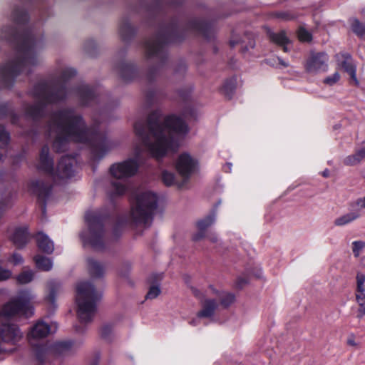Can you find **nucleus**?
Returning a JSON list of instances; mask_svg holds the SVG:
<instances>
[{
  "instance_id": "obj_1",
  "label": "nucleus",
  "mask_w": 365,
  "mask_h": 365,
  "mask_svg": "<svg viewBox=\"0 0 365 365\" xmlns=\"http://www.w3.org/2000/svg\"><path fill=\"white\" fill-rule=\"evenodd\" d=\"M48 132L55 137L53 148L57 152L64 151L70 142L78 143L89 146L93 158L97 159L112 148L106 138L87 128L81 115L72 109L53 113L48 123Z\"/></svg>"
},
{
  "instance_id": "obj_2",
  "label": "nucleus",
  "mask_w": 365,
  "mask_h": 365,
  "mask_svg": "<svg viewBox=\"0 0 365 365\" xmlns=\"http://www.w3.org/2000/svg\"><path fill=\"white\" fill-rule=\"evenodd\" d=\"M134 129L146 150L157 159L175 152L179 146L178 138L188 132L184 121L175 115L165 118L150 115L148 125L138 121Z\"/></svg>"
},
{
  "instance_id": "obj_3",
  "label": "nucleus",
  "mask_w": 365,
  "mask_h": 365,
  "mask_svg": "<svg viewBox=\"0 0 365 365\" xmlns=\"http://www.w3.org/2000/svg\"><path fill=\"white\" fill-rule=\"evenodd\" d=\"M76 71L68 68L63 70L60 79L52 84L41 83L35 88L34 95L38 102L28 108L26 113L33 118L41 115L43 106L46 104L58 102L66 97L64 83L75 76Z\"/></svg>"
},
{
  "instance_id": "obj_4",
  "label": "nucleus",
  "mask_w": 365,
  "mask_h": 365,
  "mask_svg": "<svg viewBox=\"0 0 365 365\" xmlns=\"http://www.w3.org/2000/svg\"><path fill=\"white\" fill-rule=\"evenodd\" d=\"M37 63V46L32 37H24L18 47L14 61L6 64L1 71L5 83L20 73H29L30 66Z\"/></svg>"
},
{
  "instance_id": "obj_5",
  "label": "nucleus",
  "mask_w": 365,
  "mask_h": 365,
  "mask_svg": "<svg viewBox=\"0 0 365 365\" xmlns=\"http://www.w3.org/2000/svg\"><path fill=\"white\" fill-rule=\"evenodd\" d=\"M157 203L156 193L148 190H138L131 202L130 217L133 222L145 227L150 225Z\"/></svg>"
},
{
  "instance_id": "obj_6",
  "label": "nucleus",
  "mask_w": 365,
  "mask_h": 365,
  "mask_svg": "<svg viewBox=\"0 0 365 365\" xmlns=\"http://www.w3.org/2000/svg\"><path fill=\"white\" fill-rule=\"evenodd\" d=\"M101 294L88 282H81L76 286V301L78 317L81 322L86 323L93 319L96 312V302Z\"/></svg>"
},
{
  "instance_id": "obj_7",
  "label": "nucleus",
  "mask_w": 365,
  "mask_h": 365,
  "mask_svg": "<svg viewBox=\"0 0 365 365\" xmlns=\"http://www.w3.org/2000/svg\"><path fill=\"white\" fill-rule=\"evenodd\" d=\"M75 163L74 158L68 155L63 156L61 158L56 170H54L52 159L49 157V149L47 146H44L41 150L38 168L50 175L55 180H64L73 175V166Z\"/></svg>"
},
{
  "instance_id": "obj_8",
  "label": "nucleus",
  "mask_w": 365,
  "mask_h": 365,
  "mask_svg": "<svg viewBox=\"0 0 365 365\" xmlns=\"http://www.w3.org/2000/svg\"><path fill=\"white\" fill-rule=\"evenodd\" d=\"M138 168L137 160L129 159L120 163H116L110 167L111 175L115 178L111 182L112 192L113 195H121L127 190L125 183L122 179L135 175Z\"/></svg>"
},
{
  "instance_id": "obj_9",
  "label": "nucleus",
  "mask_w": 365,
  "mask_h": 365,
  "mask_svg": "<svg viewBox=\"0 0 365 365\" xmlns=\"http://www.w3.org/2000/svg\"><path fill=\"white\" fill-rule=\"evenodd\" d=\"M85 219L88 230L81 235L84 245H90L97 250H101L104 237L101 217L94 212H88L86 214Z\"/></svg>"
},
{
  "instance_id": "obj_10",
  "label": "nucleus",
  "mask_w": 365,
  "mask_h": 365,
  "mask_svg": "<svg viewBox=\"0 0 365 365\" xmlns=\"http://www.w3.org/2000/svg\"><path fill=\"white\" fill-rule=\"evenodd\" d=\"M34 299L32 293L28 290L21 291L16 299H11L4 305L2 314L8 317L16 315L29 317L32 314V307L30 304Z\"/></svg>"
},
{
  "instance_id": "obj_11",
  "label": "nucleus",
  "mask_w": 365,
  "mask_h": 365,
  "mask_svg": "<svg viewBox=\"0 0 365 365\" xmlns=\"http://www.w3.org/2000/svg\"><path fill=\"white\" fill-rule=\"evenodd\" d=\"M235 296L227 292H216L215 297L212 298L210 294L202 303V309L199 312L198 317H212L217 307V302L227 307L235 302Z\"/></svg>"
},
{
  "instance_id": "obj_12",
  "label": "nucleus",
  "mask_w": 365,
  "mask_h": 365,
  "mask_svg": "<svg viewBox=\"0 0 365 365\" xmlns=\"http://www.w3.org/2000/svg\"><path fill=\"white\" fill-rule=\"evenodd\" d=\"M175 166L185 182L197 170V161L188 153H182L178 157Z\"/></svg>"
},
{
  "instance_id": "obj_13",
  "label": "nucleus",
  "mask_w": 365,
  "mask_h": 365,
  "mask_svg": "<svg viewBox=\"0 0 365 365\" xmlns=\"http://www.w3.org/2000/svg\"><path fill=\"white\" fill-rule=\"evenodd\" d=\"M328 56L324 53H311L306 61L304 68L310 74L326 71L328 68Z\"/></svg>"
},
{
  "instance_id": "obj_14",
  "label": "nucleus",
  "mask_w": 365,
  "mask_h": 365,
  "mask_svg": "<svg viewBox=\"0 0 365 365\" xmlns=\"http://www.w3.org/2000/svg\"><path fill=\"white\" fill-rule=\"evenodd\" d=\"M22 336L23 334L17 325L9 322H2L0 327V337L3 341L14 344L20 341Z\"/></svg>"
},
{
  "instance_id": "obj_15",
  "label": "nucleus",
  "mask_w": 365,
  "mask_h": 365,
  "mask_svg": "<svg viewBox=\"0 0 365 365\" xmlns=\"http://www.w3.org/2000/svg\"><path fill=\"white\" fill-rule=\"evenodd\" d=\"M58 329L56 322H51L48 324L43 321L38 322L31 329L29 333V339H41L47 336L48 334L54 333Z\"/></svg>"
},
{
  "instance_id": "obj_16",
  "label": "nucleus",
  "mask_w": 365,
  "mask_h": 365,
  "mask_svg": "<svg viewBox=\"0 0 365 365\" xmlns=\"http://www.w3.org/2000/svg\"><path fill=\"white\" fill-rule=\"evenodd\" d=\"M353 209L348 212H346L338 217L334 221V225L336 227H344L348 225L361 217L360 209L356 206L351 205Z\"/></svg>"
},
{
  "instance_id": "obj_17",
  "label": "nucleus",
  "mask_w": 365,
  "mask_h": 365,
  "mask_svg": "<svg viewBox=\"0 0 365 365\" xmlns=\"http://www.w3.org/2000/svg\"><path fill=\"white\" fill-rule=\"evenodd\" d=\"M336 58L338 65L344 69L351 76V78L357 83L356 76V68L352 63V60L349 54H337Z\"/></svg>"
},
{
  "instance_id": "obj_18",
  "label": "nucleus",
  "mask_w": 365,
  "mask_h": 365,
  "mask_svg": "<svg viewBox=\"0 0 365 365\" xmlns=\"http://www.w3.org/2000/svg\"><path fill=\"white\" fill-rule=\"evenodd\" d=\"M36 242L38 248L47 254L53 252L54 249L53 242L50 238L42 232H38L36 236Z\"/></svg>"
},
{
  "instance_id": "obj_19",
  "label": "nucleus",
  "mask_w": 365,
  "mask_h": 365,
  "mask_svg": "<svg viewBox=\"0 0 365 365\" xmlns=\"http://www.w3.org/2000/svg\"><path fill=\"white\" fill-rule=\"evenodd\" d=\"M163 48V42L160 37H154L149 39L145 44L146 54L149 57L158 55Z\"/></svg>"
},
{
  "instance_id": "obj_20",
  "label": "nucleus",
  "mask_w": 365,
  "mask_h": 365,
  "mask_svg": "<svg viewBox=\"0 0 365 365\" xmlns=\"http://www.w3.org/2000/svg\"><path fill=\"white\" fill-rule=\"evenodd\" d=\"M12 240L18 247H22L28 242V232L26 227L17 228L13 236Z\"/></svg>"
},
{
  "instance_id": "obj_21",
  "label": "nucleus",
  "mask_w": 365,
  "mask_h": 365,
  "mask_svg": "<svg viewBox=\"0 0 365 365\" xmlns=\"http://www.w3.org/2000/svg\"><path fill=\"white\" fill-rule=\"evenodd\" d=\"M30 190L38 197H44L48 194L50 188L43 182L35 180L31 182Z\"/></svg>"
},
{
  "instance_id": "obj_22",
  "label": "nucleus",
  "mask_w": 365,
  "mask_h": 365,
  "mask_svg": "<svg viewBox=\"0 0 365 365\" xmlns=\"http://www.w3.org/2000/svg\"><path fill=\"white\" fill-rule=\"evenodd\" d=\"M269 38L275 43L282 46L285 52L288 51L287 44L289 43V39L284 31L278 33H271L269 34Z\"/></svg>"
},
{
  "instance_id": "obj_23",
  "label": "nucleus",
  "mask_w": 365,
  "mask_h": 365,
  "mask_svg": "<svg viewBox=\"0 0 365 365\" xmlns=\"http://www.w3.org/2000/svg\"><path fill=\"white\" fill-rule=\"evenodd\" d=\"M215 216L214 215H209L205 219L200 220L197 222V227L200 230V232L194 236L195 240H198L201 239L203 235L202 232L211 225H212L215 222Z\"/></svg>"
},
{
  "instance_id": "obj_24",
  "label": "nucleus",
  "mask_w": 365,
  "mask_h": 365,
  "mask_svg": "<svg viewBox=\"0 0 365 365\" xmlns=\"http://www.w3.org/2000/svg\"><path fill=\"white\" fill-rule=\"evenodd\" d=\"M88 267L90 274L93 277H99L104 273V268L102 264L93 259H88Z\"/></svg>"
},
{
  "instance_id": "obj_25",
  "label": "nucleus",
  "mask_w": 365,
  "mask_h": 365,
  "mask_svg": "<svg viewBox=\"0 0 365 365\" xmlns=\"http://www.w3.org/2000/svg\"><path fill=\"white\" fill-rule=\"evenodd\" d=\"M55 349L61 354H66L73 351L76 346L70 341H59L55 344Z\"/></svg>"
},
{
  "instance_id": "obj_26",
  "label": "nucleus",
  "mask_w": 365,
  "mask_h": 365,
  "mask_svg": "<svg viewBox=\"0 0 365 365\" xmlns=\"http://www.w3.org/2000/svg\"><path fill=\"white\" fill-rule=\"evenodd\" d=\"M34 262L37 268L43 271H49L53 267V262L49 258L41 255H36Z\"/></svg>"
},
{
  "instance_id": "obj_27",
  "label": "nucleus",
  "mask_w": 365,
  "mask_h": 365,
  "mask_svg": "<svg viewBox=\"0 0 365 365\" xmlns=\"http://www.w3.org/2000/svg\"><path fill=\"white\" fill-rule=\"evenodd\" d=\"M162 180L163 182L167 185V186H171V185H177L178 187H182L185 181L183 180L182 182H178L175 178V175L171 173L168 172L167 170H165L162 173Z\"/></svg>"
},
{
  "instance_id": "obj_28",
  "label": "nucleus",
  "mask_w": 365,
  "mask_h": 365,
  "mask_svg": "<svg viewBox=\"0 0 365 365\" xmlns=\"http://www.w3.org/2000/svg\"><path fill=\"white\" fill-rule=\"evenodd\" d=\"M77 93L83 104H87L88 100L93 97V91L87 86L80 88Z\"/></svg>"
},
{
  "instance_id": "obj_29",
  "label": "nucleus",
  "mask_w": 365,
  "mask_h": 365,
  "mask_svg": "<svg viewBox=\"0 0 365 365\" xmlns=\"http://www.w3.org/2000/svg\"><path fill=\"white\" fill-rule=\"evenodd\" d=\"M351 29L358 36L365 38V26L357 19H354L351 23Z\"/></svg>"
},
{
  "instance_id": "obj_30",
  "label": "nucleus",
  "mask_w": 365,
  "mask_h": 365,
  "mask_svg": "<svg viewBox=\"0 0 365 365\" xmlns=\"http://www.w3.org/2000/svg\"><path fill=\"white\" fill-rule=\"evenodd\" d=\"M361 160H363L361 157L359 152L357 150L354 154L346 157L344 159L343 163L346 165L353 166L359 164L360 162H361Z\"/></svg>"
},
{
  "instance_id": "obj_31",
  "label": "nucleus",
  "mask_w": 365,
  "mask_h": 365,
  "mask_svg": "<svg viewBox=\"0 0 365 365\" xmlns=\"http://www.w3.org/2000/svg\"><path fill=\"white\" fill-rule=\"evenodd\" d=\"M34 278V272L31 270L25 269L21 272L16 277L20 284H26L30 282Z\"/></svg>"
},
{
  "instance_id": "obj_32",
  "label": "nucleus",
  "mask_w": 365,
  "mask_h": 365,
  "mask_svg": "<svg viewBox=\"0 0 365 365\" xmlns=\"http://www.w3.org/2000/svg\"><path fill=\"white\" fill-rule=\"evenodd\" d=\"M365 247V242L357 240L352 242V252L354 257H358Z\"/></svg>"
},
{
  "instance_id": "obj_33",
  "label": "nucleus",
  "mask_w": 365,
  "mask_h": 365,
  "mask_svg": "<svg viewBox=\"0 0 365 365\" xmlns=\"http://www.w3.org/2000/svg\"><path fill=\"white\" fill-rule=\"evenodd\" d=\"M297 34L300 41L309 42L312 41L311 33L302 27L299 28Z\"/></svg>"
},
{
  "instance_id": "obj_34",
  "label": "nucleus",
  "mask_w": 365,
  "mask_h": 365,
  "mask_svg": "<svg viewBox=\"0 0 365 365\" xmlns=\"http://www.w3.org/2000/svg\"><path fill=\"white\" fill-rule=\"evenodd\" d=\"M9 141V136L4 127L0 125V148H4Z\"/></svg>"
},
{
  "instance_id": "obj_35",
  "label": "nucleus",
  "mask_w": 365,
  "mask_h": 365,
  "mask_svg": "<svg viewBox=\"0 0 365 365\" xmlns=\"http://www.w3.org/2000/svg\"><path fill=\"white\" fill-rule=\"evenodd\" d=\"M160 292L161 291L158 286H151L149 289L148 292L146 294V298L149 299H153L156 298L160 294Z\"/></svg>"
},
{
  "instance_id": "obj_36",
  "label": "nucleus",
  "mask_w": 365,
  "mask_h": 365,
  "mask_svg": "<svg viewBox=\"0 0 365 365\" xmlns=\"http://www.w3.org/2000/svg\"><path fill=\"white\" fill-rule=\"evenodd\" d=\"M235 88V81L234 79H230L225 82L222 89L224 92L229 95Z\"/></svg>"
},
{
  "instance_id": "obj_37",
  "label": "nucleus",
  "mask_w": 365,
  "mask_h": 365,
  "mask_svg": "<svg viewBox=\"0 0 365 365\" xmlns=\"http://www.w3.org/2000/svg\"><path fill=\"white\" fill-rule=\"evenodd\" d=\"M340 78V76L338 72L334 73L333 75L328 76L324 80V83L332 86L335 84Z\"/></svg>"
},
{
  "instance_id": "obj_38",
  "label": "nucleus",
  "mask_w": 365,
  "mask_h": 365,
  "mask_svg": "<svg viewBox=\"0 0 365 365\" xmlns=\"http://www.w3.org/2000/svg\"><path fill=\"white\" fill-rule=\"evenodd\" d=\"M276 17L284 20L288 21L293 19L294 18V15L290 13L289 11H280L275 14Z\"/></svg>"
},
{
  "instance_id": "obj_39",
  "label": "nucleus",
  "mask_w": 365,
  "mask_h": 365,
  "mask_svg": "<svg viewBox=\"0 0 365 365\" xmlns=\"http://www.w3.org/2000/svg\"><path fill=\"white\" fill-rule=\"evenodd\" d=\"M14 34V31L9 28L1 29H0V38L1 39H10L11 36Z\"/></svg>"
},
{
  "instance_id": "obj_40",
  "label": "nucleus",
  "mask_w": 365,
  "mask_h": 365,
  "mask_svg": "<svg viewBox=\"0 0 365 365\" xmlns=\"http://www.w3.org/2000/svg\"><path fill=\"white\" fill-rule=\"evenodd\" d=\"M14 21L20 23L26 19V14L23 10H17L14 14Z\"/></svg>"
},
{
  "instance_id": "obj_41",
  "label": "nucleus",
  "mask_w": 365,
  "mask_h": 365,
  "mask_svg": "<svg viewBox=\"0 0 365 365\" xmlns=\"http://www.w3.org/2000/svg\"><path fill=\"white\" fill-rule=\"evenodd\" d=\"M11 277V272L0 267V282L9 279Z\"/></svg>"
},
{
  "instance_id": "obj_42",
  "label": "nucleus",
  "mask_w": 365,
  "mask_h": 365,
  "mask_svg": "<svg viewBox=\"0 0 365 365\" xmlns=\"http://www.w3.org/2000/svg\"><path fill=\"white\" fill-rule=\"evenodd\" d=\"M9 262L13 263L14 265H17L23 263L24 259L19 254L14 253L9 259Z\"/></svg>"
},
{
  "instance_id": "obj_43",
  "label": "nucleus",
  "mask_w": 365,
  "mask_h": 365,
  "mask_svg": "<svg viewBox=\"0 0 365 365\" xmlns=\"http://www.w3.org/2000/svg\"><path fill=\"white\" fill-rule=\"evenodd\" d=\"M359 305L357 317L361 319L365 315V302H356Z\"/></svg>"
},
{
  "instance_id": "obj_44",
  "label": "nucleus",
  "mask_w": 365,
  "mask_h": 365,
  "mask_svg": "<svg viewBox=\"0 0 365 365\" xmlns=\"http://www.w3.org/2000/svg\"><path fill=\"white\" fill-rule=\"evenodd\" d=\"M352 206H356L360 210L365 209V196L357 199L354 202L352 203Z\"/></svg>"
},
{
  "instance_id": "obj_45",
  "label": "nucleus",
  "mask_w": 365,
  "mask_h": 365,
  "mask_svg": "<svg viewBox=\"0 0 365 365\" xmlns=\"http://www.w3.org/2000/svg\"><path fill=\"white\" fill-rule=\"evenodd\" d=\"M356 284L365 283V274L361 272H358L356 274Z\"/></svg>"
},
{
  "instance_id": "obj_46",
  "label": "nucleus",
  "mask_w": 365,
  "mask_h": 365,
  "mask_svg": "<svg viewBox=\"0 0 365 365\" xmlns=\"http://www.w3.org/2000/svg\"><path fill=\"white\" fill-rule=\"evenodd\" d=\"M356 302H365V292L355 293Z\"/></svg>"
},
{
  "instance_id": "obj_47",
  "label": "nucleus",
  "mask_w": 365,
  "mask_h": 365,
  "mask_svg": "<svg viewBox=\"0 0 365 365\" xmlns=\"http://www.w3.org/2000/svg\"><path fill=\"white\" fill-rule=\"evenodd\" d=\"M48 302H49L51 305L54 304L55 302V292L53 290L51 291L48 296L46 298Z\"/></svg>"
},
{
  "instance_id": "obj_48",
  "label": "nucleus",
  "mask_w": 365,
  "mask_h": 365,
  "mask_svg": "<svg viewBox=\"0 0 365 365\" xmlns=\"http://www.w3.org/2000/svg\"><path fill=\"white\" fill-rule=\"evenodd\" d=\"M347 344L349 346H354V347H356V348H358L359 347V343H357L354 338L353 336L351 337H349L348 339H347Z\"/></svg>"
},
{
  "instance_id": "obj_49",
  "label": "nucleus",
  "mask_w": 365,
  "mask_h": 365,
  "mask_svg": "<svg viewBox=\"0 0 365 365\" xmlns=\"http://www.w3.org/2000/svg\"><path fill=\"white\" fill-rule=\"evenodd\" d=\"M365 292V286L364 284H356V292L355 293H359Z\"/></svg>"
},
{
  "instance_id": "obj_50",
  "label": "nucleus",
  "mask_w": 365,
  "mask_h": 365,
  "mask_svg": "<svg viewBox=\"0 0 365 365\" xmlns=\"http://www.w3.org/2000/svg\"><path fill=\"white\" fill-rule=\"evenodd\" d=\"M358 151L359 152L361 157L362 160L365 159V143L362 145V147L359 149H358Z\"/></svg>"
},
{
  "instance_id": "obj_51",
  "label": "nucleus",
  "mask_w": 365,
  "mask_h": 365,
  "mask_svg": "<svg viewBox=\"0 0 365 365\" xmlns=\"http://www.w3.org/2000/svg\"><path fill=\"white\" fill-rule=\"evenodd\" d=\"M198 314H199V313L197 314V319L190 321V324L194 325V326L197 324V319L199 318H202V317H198Z\"/></svg>"
},
{
  "instance_id": "obj_52",
  "label": "nucleus",
  "mask_w": 365,
  "mask_h": 365,
  "mask_svg": "<svg viewBox=\"0 0 365 365\" xmlns=\"http://www.w3.org/2000/svg\"><path fill=\"white\" fill-rule=\"evenodd\" d=\"M209 237H210V240L212 242H216L217 240V236L214 234H212Z\"/></svg>"
},
{
  "instance_id": "obj_53",
  "label": "nucleus",
  "mask_w": 365,
  "mask_h": 365,
  "mask_svg": "<svg viewBox=\"0 0 365 365\" xmlns=\"http://www.w3.org/2000/svg\"><path fill=\"white\" fill-rule=\"evenodd\" d=\"M329 175V172L328 170H326L323 172V176L327 178Z\"/></svg>"
},
{
  "instance_id": "obj_54",
  "label": "nucleus",
  "mask_w": 365,
  "mask_h": 365,
  "mask_svg": "<svg viewBox=\"0 0 365 365\" xmlns=\"http://www.w3.org/2000/svg\"><path fill=\"white\" fill-rule=\"evenodd\" d=\"M140 151L139 148H135V154L136 155V158H138L140 155Z\"/></svg>"
},
{
  "instance_id": "obj_55",
  "label": "nucleus",
  "mask_w": 365,
  "mask_h": 365,
  "mask_svg": "<svg viewBox=\"0 0 365 365\" xmlns=\"http://www.w3.org/2000/svg\"><path fill=\"white\" fill-rule=\"evenodd\" d=\"M279 63H280L283 66H284V67L288 66V64H287V63L284 62V61H283L282 60H281L280 58H279Z\"/></svg>"
},
{
  "instance_id": "obj_56",
  "label": "nucleus",
  "mask_w": 365,
  "mask_h": 365,
  "mask_svg": "<svg viewBox=\"0 0 365 365\" xmlns=\"http://www.w3.org/2000/svg\"><path fill=\"white\" fill-rule=\"evenodd\" d=\"M230 43L231 46H235L237 43V41H235L233 40H231Z\"/></svg>"
},
{
  "instance_id": "obj_57",
  "label": "nucleus",
  "mask_w": 365,
  "mask_h": 365,
  "mask_svg": "<svg viewBox=\"0 0 365 365\" xmlns=\"http://www.w3.org/2000/svg\"><path fill=\"white\" fill-rule=\"evenodd\" d=\"M126 70H127L128 71H133V68H132L131 67H127V68H126Z\"/></svg>"
},
{
  "instance_id": "obj_58",
  "label": "nucleus",
  "mask_w": 365,
  "mask_h": 365,
  "mask_svg": "<svg viewBox=\"0 0 365 365\" xmlns=\"http://www.w3.org/2000/svg\"><path fill=\"white\" fill-rule=\"evenodd\" d=\"M2 158V155L0 153V160H1Z\"/></svg>"
},
{
  "instance_id": "obj_59",
  "label": "nucleus",
  "mask_w": 365,
  "mask_h": 365,
  "mask_svg": "<svg viewBox=\"0 0 365 365\" xmlns=\"http://www.w3.org/2000/svg\"><path fill=\"white\" fill-rule=\"evenodd\" d=\"M364 260H365V257H364Z\"/></svg>"
}]
</instances>
